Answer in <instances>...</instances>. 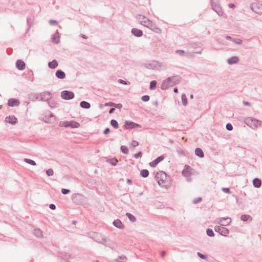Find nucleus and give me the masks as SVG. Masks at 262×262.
Returning a JSON list of instances; mask_svg holds the SVG:
<instances>
[{
  "label": "nucleus",
  "mask_w": 262,
  "mask_h": 262,
  "mask_svg": "<svg viewBox=\"0 0 262 262\" xmlns=\"http://www.w3.org/2000/svg\"><path fill=\"white\" fill-rule=\"evenodd\" d=\"M115 110V108L114 107H112V108H110L108 112L110 114H112L114 112Z\"/></svg>",
  "instance_id": "nucleus-63"
},
{
  "label": "nucleus",
  "mask_w": 262,
  "mask_h": 262,
  "mask_svg": "<svg viewBox=\"0 0 262 262\" xmlns=\"http://www.w3.org/2000/svg\"><path fill=\"white\" fill-rule=\"evenodd\" d=\"M101 236V240H97V242L98 243H100L101 244H103L105 241L107 239V238L105 237L104 236H102L101 235H99Z\"/></svg>",
  "instance_id": "nucleus-42"
},
{
  "label": "nucleus",
  "mask_w": 262,
  "mask_h": 262,
  "mask_svg": "<svg viewBox=\"0 0 262 262\" xmlns=\"http://www.w3.org/2000/svg\"><path fill=\"white\" fill-rule=\"evenodd\" d=\"M182 174L185 177H188L191 175V173L187 169H183Z\"/></svg>",
  "instance_id": "nucleus-39"
},
{
  "label": "nucleus",
  "mask_w": 262,
  "mask_h": 262,
  "mask_svg": "<svg viewBox=\"0 0 262 262\" xmlns=\"http://www.w3.org/2000/svg\"><path fill=\"white\" fill-rule=\"evenodd\" d=\"M46 174L48 176H52L54 174L53 170L52 168H50L46 170Z\"/></svg>",
  "instance_id": "nucleus-44"
},
{
  "label": "nucleus",
  "mask_w": 262,
  "mask_h": 262,
  "mask_svg": "<svg viewBox=\"0 0 262 262\" xmlns=\"http://www.w3.org/2000/svg\"><path fill=\"white\" fill-rule=\"evenodd\" d=\"M110 132V129L108 127L106 128L104 130H103V134L104 135H107Z\"/></svg>",
  "instance_id": "nucleus-58"
},
{
  "label": "nucleus",
  "mask_w": 262,
  "mask_h": 262,
  "mask_svg": "<svg viewBox=\"0 0 262 262\" xmlns=\"http://www.w3.org/2000/svg\"><path fill=\"white\" fill-rule=\"evenodd\" d=\"M241 220L243 222L249 221L251 222L252 220V217L250 215L243 214L241 216Z\"/></svg>",
  "instance_id": "nucleus-24"
},
{
  "label": "nucleus",
  "mask_w": 262,
  "mask_h": 262,
  "mask_svg": "<svg viewBox=\"0 0 262 262\" xmlns=\"http://www.w3.org/2000/svg\"><path fill=\"white\" fill-rule=\"evenodd\" d=\"M239 61V58L237 56H233L227 60V62L229 64H233L237 63Z\"/></svg>",
  "instance_id": "nucleus-22"
},
{
  "label": "nucleus",
  "mask_w": 262,
  "mask_h": 262,
  "mask_svg": "<svg viewBox=\"0 0 262 262\" xmlns=\"http://www.w3.org/2000/svg\"><path fill=\"white\" fill-rule=\"evenodd\" d=\"M214 230L224 236H227L229 233V230L227 228L220 226H215L214 227Z\"/></svg>",
  "instance_id": "nucleus-7"
},
{
  "label": "nucleus",
  "mask_w": 262,
  "mask_h": 262,
  "mask_svg": "<svg viewBox=\"0 0 262 262\" xmlns=\"http://www.w3.org/2000/svg\"><path fill=\"white\" fill-rule=\"evenodd\" d=\"M180 81L181 77L178 75L169 77L163 81L161 85V89L163 90H166L169 87L173 86L178 84Z\"/></svg>",
  "instance_id": "nucleus-1"
},
{
  "label": "nucleus",
  "mask_w": 262,
  "mask_h": 262,
  "mask_svg": "<svg viewBox=\"0 0 262 262\" xmlns=\"http://www.w3.org/2000/svg\"><path fill=\"white\" fill-rule=\"evenodd\" d=\"M158 64H159V62L157 61H153L152 63L146 64L145 67L148 69H155L157 68Z\"/></svg>",
  "instance_id": "nucleus-28"
},
{
  "label": "nucleus",
  "mask_w": 262,
  "mask_h": 262,
  "mask_svg": "<svg viewBox=\"0 0 262 262\" xmlns=\"http://www.w3.org/2000/svg\"><path fill=\"white\" fill-rule=\"evenodd\" d=\"M231 222V219L230 217H220L219 219L218 224L223 227L228 226Z\"/></svg>",
  "instance_id": "nucleus-11"
},
{
  "label": "nucleus",
  "mask_w": 262,
  "mask_h": 262,
  "mask_svg": "<svg viewBox=\"0 0 262 262\" xmlns=\"http://www.w3.org/2000/svg\"><path fill=\"white\" fill-rule=\"evenodd\" d=\"M206 234L209 237H213L214 236V232L211 229L208 228L206 230Z\"/></svg>",
  "instance_id": "nucleus-37"
},
{
  "label": "nucleus",
  "mask_w": 262,
  "mask_h": 262,
  "mask_svg": "<svg viewBox=\"0 0 262 262\" xmlns=\"http://www.w3.org/2000/svg\"><path fill=\"white\" fill-rule=\"evenodd\" d=\"M124 129H130L135 128H140L141 127L140 124H137L130 121H126L124 125H123Z\"/></svg>",
  "instance_id": "nucleus-8"
},
{
  "label": "nucleus",
  "mask_w": 262,
  "mask_h": 262,
  "mask_svg": "<svg viewBox=\"0 0 262 262\" xmlns=\"http://www.w3.org/2000/svg\"><path fill=\"white\" fill-rule=\"evenodd\" d=\"M51 98L52 97L51 96H48L46 101H47L48 104L50 107L52 108H56L57 107L58 104L54 100L52 99Z\"/></svg>",
  "instance_id": "nucleus-14"
},
{
  "label": "nucleus",
  "mask_w": 262,
  "mask_h": 262,
  "mask_svg": "<svg viewBox=\"0 0 262 262\" xmlns=\"http://www.w3.org/2000/svg\"><path fill=\"white\" fill-rule=\"evenodd\" d=\"M55 75L57 78L60 79H63L66 77L65 73L61 70H58L55 73Z\"/></svg>",
  "instance_id": "nucleus-19"
},
{
  "label": "nucleus",
  "mask_w": 262,
  "mask_h": 262,
  "mask_svg": "<svg viewBox=\"0 0 262 262\" xmlns=\"http://www.w3.org/2000/svg\"><path fill=\"white\" fill-rule=\"evenodd\" d=\"M226 128L229 131H231L233 129V126L231 123H228L226 125Z\"/></svg>",
  "instance_id": "nucleus-48"
},
{
  "label": "nucleus",
  "mask_w": 262,
  "mask_h": 262,
  "mask_svg": "<svg viewBox=\"0 0 262 262\" xmlns=\"http://www.w3.org/2000/svg\"><path fill=\"white\" fill-rule=\"evenodd\" d=\"M195 154L199 158H202L204 157V154L202 149L200 148H196L195 149Z\"/></svg>",
  "instance_id": "nucleus-25"
},
{
  "label": "nucleus",
  "mask_w": 262,
  "mask_h": 262,
  "mask_svg": "<svg viewBox=\"0 0 262 262\" xmlns=\"http://www.w3.org/2000/svg\"><path fill=\"white\" fill-rule=\"evenodd\" d=\"M142 152L140 151L139 152H138L137 153H136V154L134 155V157L136 158V159H138L139 158H141L142 156Z\"/></svg>",
  "instance_id": "nucleus-51"
},
{
  "label": "nucleus",
  "mask_w": 262,
  "mask_h": 262,
  "mask_svg": "<svg viewBox=\"0 0 262 262\" xmlns=\"http://www.w3.org/2000/svg\"><path fill=\"white\" fill-rule=\"evenodd\" d=\"M5 121L7 123H9L11 124L15 125L17 123L18 120L15 116L12 115L6 117L5 118Z\"/></svg>",
  "instance_id": "nucleus-13"
},
{
  "label": "nucleus",
  "mask_w": 262,
  "mask_h": 262,
  "mask_svg": "<svg viewBox=\"0 0 262 262\" xmlns=\"http://www.w3.org/2000/svg\"><path fill=\"white\" fill-rule=\"evenodd\" d=\"M140 175L142 177L145 178L149 175V171L147 169H143L140 172Z\"/></svg>",
  "instance_id": "nucleus-30"
},
{
  "label": "nucleus",
  "mask_w": 262,
  "mask_h": 262,
  "mask_svg": "<svg viewBox=\"0 0 262 262\" xmlns=\"http://www.w3.org/2000/svg\"><path fill=\"white\" fill-rule=\"evenodd\" d=\"M118 162V161L116 158H113L110 160V163L113 166H116Z\"/></svg>",
  "instance_id": "nucleus-40"
},
{
  "label": "nucleus",
  "mask_w": 262,
  "mask_h": 262,
  "mask_svg": "<svg viewBox=\"0 0 262 262\" xmlns=\"http://www.w3.org/2000/svg\"><path fill=\"white\" fill-rule=\"evenodd\" d=\"M120 150H121V152L124 154H127L128 153V148L124 145L121 146Z\"/></svg>",
  "instance_id": "nucleus-38"
},
{
  "label": "nucleus",
  "mask_w": 262,
  "mask_h": 262,
  "mask_svg": "<svg viewBox=\"0 0 262 262\" xmlns=\"http://www.w3.org/2000/svg\"><path fill=\"white\" fill-rule=\"evenodd\" d=\"M137 19H144L140 21V24L150 29L151 30L156 32H158L157 30H160V29L154 24L150 20L147 19L146 17L141 14H138L136 16Z\"/></svg>",
  "instance_id": "nucleus-3"
},
{
  "label": "nucleus",
  "mask_w": 262,
  "mask_h": 262,
  "mask_svg": "<svg viewBox=\"0 0 262 262\" xmlns=\"http://www.w3.org/2000/svg\"><path fill=\"white\" fill-rule=\"evenodd\" d=\"M150 97L148 95H144L142 96L141 100L144 102H147L149 100Z\"/></svg>",
  "instance_id": "nucleus-46"
},
{
  "label": "nucleus",
  "mask_w": 262,
  "mask_h": 262,
  "mask_svg": "<svg viewBox=\"0 0 262 262\" xmlns=\"http://www.w3.org/2000/svg\"><path fill=\"white\" fill-rule=\"evenodd\" d=\"M103 245H105V246H107V247H111V246H112V243H111V242L110 241V240L109 239H108V238H107V239L105 241L104 243H103Z\"/></svg>",
  "instance_id": "nucleus-47"
},
{
  "label": "nucleus",
  "mask_w": 262,
  "mask_h": 262,
  "mask_svg": "<svg viewBox=\"0 0 262 262\" xmlns=\"http://www.w3.org/2000/svg\"><path fill=\"white\" fill-rule=\"evenodd\" d=\"M24 161L28 164L33 165V166L36 165V163L34 160L30 159L25 158L24 159Z\"/></svg>",
  "instance_id": "nucleus-34"
},
{
  "label": "nucleus",
  "mask_w": 262,
  "mask_h": 262,
  "mask_svg": "<svg viewBox=\"0 0 262 262\" xmlns=\"http://www.w3.org/2000/svg\"><path fill=\"white\" fill-rule=\"evenodd\" d=\"M253 185L255 188H258L261 185V181L260 179L256 178L253 180Z\"/></svg>",
  "instance_id": "nucleus-23"
},
{
  "label": "nucleus",
  "mask_w": 262,
  "mask_h": 262,
  "mask_svg": "<svg viewBox=\"0 0 262 262\" xmlns=\"http://www.w3.org/2000/svg\"><path fill=\"white\" fill-rule=\"evenodd\" d=\"M250 8L254 12L258 14H262V4L252 3L250 5Z\"/></svg>",
  "instance_id": "nucleus-9"
},
{
  "label": "nucleus",
  "mask_w": 262,
  "mask_h": 262,
  "mask_svg": "<svg viewBox=\"0 0 262 262\" xmlns=\"http://www.w3.org/2000/svg\"><path fill=\"white\" fill-rule=\"evenodd\" d=\"M61 191L62 194H67L70 192V190L66 188H62Z\"/></svg>",
  "instance_id": "nucleus-52"
},
{
  "label": "nucleus",
  "mask_w": 262,
  "mask_h": 262,
  "mask_svg": "<svg viewBox=\"0 0 262 262\" xmlns=\"http://www.w3.org/2000/svg\"><path fill=\"white\" fill-rule=\"evenodd\" d=\"M113 224L114 226L120 229H123L124 227L122 223L119 219L115 220Z\"/></svg>",
  "instance_id": "nucleus-20"
},
{
  "label": "nucleus",
  "mask_w": 262,
  "mask_h": 262,
  "mask_svg": "<svg viewBox=\"0 0 262 262\" xmlns=\"http://www.w3.org/2000/svg\"><path fill=\"white\" fill-rule=\"evenodd\" d=\"M63 125L66 127H71L72 128H78L80 126V124L76 121H64Z\"/></svg>",
  "instance_id": "nucleus-10"
},
{
  "label": "nucleus",
  "mask_w": 262,
  "mask_h": 262,
  "mask_svg": "<svg viewBox=\"0 0 262 262\" xmlns=\"http://www.w3.org/2000/svg\"><path fill=\"white\" fill-rule=\"evenodd\" d=\"M126 216L128 218V219L132 222H135L136 221V217L133 215L132 214L127 212L126 213Z\"/></svg>",
  "instance_id": "nucleus-31"
},
{
  "label": "nucleus",
  "mask_w": 262,
  "mask_h": 262,
  "mask_svg": "<svg viewBox=\"0 0 262 262\" xmlns=\"http://www.w3.org/2000/svg\"><path fill=\"white\" fill-rule=\"evenodd\" d=\"M245 123L253 129H255L262 124V121L252 117H248L245 119Z\"/></svg>",
  "instance_id": "nucleus-5"
},
{
  "label": "nucleus",
  "mask_w": 262,
  "mask_h": 262,
  "mask_svg": "<svg viewBox=\"0 0 262 262\" xmlns=\"http://www.w3.org/2000/svg\"><path fill=\"white\" fill-rule=\"evenodd\" d=\"M33 234L36 237L38 238H40L42 237V231L38 228L35 229L34 230Z\"/></svg>",
  "instance_id": "nucleus-29"
},
{
  "label": "nucleus",
  "mask_w": 262,
  "mask_h": 262,
  "mask_svg": "<svg viewBox=\"0 0 262 262\" xmlns=\"http://www.w3.org/2000/svg\"><path fill=\"white\" fill-rule=\"evenodd\" d=\"M16 67L18 70L22 71L25 69L26 64L22 60L18 59L16 62Z\"/></svg>",
  "instance_id": "nucleus-17"
},
{
  "label": "nucleus",
  "mask_w": 262,
  "mask_h": 262,
  "mask_svg": "<svg viewBox=\"0 0 262 262\" xmlns=\"http://www.w3.org/2000/svg\"><path fill=\"white\" fill-rule=\"evenodd\" d=\"M111 125L115 128H118L119 124L118 122L115 119H112L110 122Z\"/></svg>",
  "instance_id": "nucleus-35"
},
{
  "label": "nucleus",
  "mask_w": 262,
  "mask_h": 262,
  "mask_svg": "<svg viewBox=\"0 0 262 262\" xmlns=\"http://www.w3.org/2000/svg\"><path fill=\"white\" fill-rule=\"evenodd\" d=\"M165 158V156L164 155H161L157 157L156 159H155L152 162L149 163V165L151 167H155L159 163L163 161Z\"/></svg>",
  "instance_id": "nucleus-12"
},
{
  "label": "nucleus",
  "mask_w": 262,
  "mask_h": 262,
  "mask_svg": "<svg viewBox=\"0 0 262 262\" xmlns=\"http://www.w3.org/2000/svg\"><path fill=\"white\" fill-rule=\"evenodd\" d=\"M58 63L57 61L54 59L52 61L49 62L48 67L52 69H54L58 67Z\"/></svg>",
  "instance_id": "nucleus-26"
},
{
  "label": "nucleus",
  "mask_w": 262,
  "mask_h": 262,
  "mask_svg": "<svg viewBox=\"0 0 262 262\" xmlns=\"http://www.w3.org/2000/svg\"><path fill=\"white\" fill-rule=\"evenodd\" d=\"M118 82L121 83V84H124V85H126L127 84V82L124 80H122V79H119L118 80Z\"/></svg>",
  "instance_id": "nucleus-57"
},
{
  "label": "nucleus",
  "mask_w": 262,
  "mask_h": 262,
  "mask_svg": "<svg viewBox=\"0 0 262 262\" xmlns=\"http://www.w3.org/2000/svg\"><path fill=\"white\" fill-rule=\"evenodd\" d=\"M225 38L227 40H230L232 41H233V39H234V38H232L231 36H229V35L226 36Z\"/></svg>",
  "instance_id": "nucleus-61"
},
{
  "label": "nucleus",
  "mask_w": 262,
  "mask_h": 262,
  "mask_svg": "<svg viewBox=\"0 0 262 262\" xmlns=\"http://www.w3.org/2000/svg\"><path fill=\"white\" fill-rule=\"evenodd\" d=\"M49 23L51 25H58L57 21H56L55 20H53V19L50 20Z\"/></svg>",
  "instance_id": "nucleus-54"
},
{
  "label": "nucleus",
  "mask_w": 262,
  "mask_h": 262,
  "mask_svg": "<svg viewBox=\"0 0 262 262\" xmlns=\"http://www.w3.org/2000/svg\"><path fill=\"white\" fill-rule=\"evenodd\" d=\"M75 97L74 93L70 91L64 90L61 92V97L62 99L69 100L73 99Z\"/></svg>",
  "instance_id": "nucleus-6"
},
{
  "label": "nucleus",
  "mask_w": 262,
  "mask_h": 262,
  "mask_svg": "<svg viewBox=\"0 0 262 262\" xmlns=\"http://www.w3.org/2000/svg\"><path fill=\"white\" fill-rule=\"evenodd\" d=\"M182 102L184 106H186L188 104L187 98L185 94H183L181 96Z\"/></svg>",
  "instance_id": "nucleus-33"
},
{
  "label": "nucleus",
  "mask_w": 262,
  "mask_h": 262,
  "mask_svg": "<svg viewBox=\"0 0 262 262\" xmlns=\"http://www.w3.org/2000/svg\"><path fill=\"white\" fill-rule=\"evenodd\" d=\"M49 208L52 210H55L56 209V206L54 204H51L49 205Z\"/></svg>",
  "instance_id": "nucleus-60"
},
{
  "label": "nucleus",
  "mask_w": 262,
  "mask_h": 262,
  "mask_svg": "<svg viewBox=\"0 0 262 262\" xmlns=\"http://www.w3.org/2000/svg\"><path fill=\"white\" fill-rule=\"evenodd\" d=\"M157 81L152 80L150 82L149 89L151 90H154L156 88Z\"/></svg>",
  "instance_id": "nucleus-36"
},
{
  "label": "nucleus",
  "mask_w": 262,
  "mask_h": 262,
  "mask_svg": "<svg viewBox=\"0 0 262 262\" xmlns=\"http://www.w3.org/2000/svg\"><path fill=\"white\" fill-rule=\"evenodd\" d=\"M48 96H51V93L49 91H45L40 93H31L28 95V99L30 101H46Z\"/></svg>",
  "instance_id": "nucleus-2"
},
{
  "label": "nucleus",
  "mask_w": 262,
  "mask_h": 262,
  "mask_svg": "<svg viewBox=\"0 0 262 262\" xmlns=\"http://www.w3.org/2000/svg\"><path fill=\"white\" fill-rule=\"evenodd\" d=\"M222 190L225 193H228V194L231 193V191L230 188H229L223 187L222 188Z\"/></svg>",
  "instance_id": "nucleus-49"
},
{
  "label": "nucleus",
  "mask_w": 262,
  "mask_h": 262,
  "mask_svg": "<svg viewBox=\"0 0 262 262\" xmlns=\"http://www.w3.org/2000/svg\"><path fill=\"white\" fill-rule=\"evenodd\" d=\"M127 258L124 255L119 256L118 258L115 260L117 262H126Z\"/></svg>",
  "instance_id": "nucleus-32"
},
{
  "label": "nucleus",
  "mask_w": 262,
  "mask_h": 262,
  "mask_svg": "<svg viewBox=\"0 0 262 262\" xmlns=\"http://www.w3.org/2000/svg\"><path fill=\"white\" fill-rule=\"evenodd\" d=\"M104 105H105V106H114V103H113V102H107V103H105Z\"/></svg>",
  "instance_id": "nucleus-59"
},
{
  "label": "nucleus",
  "mask_w": 262,
  "mask_h": 262,
  "mask_svg": "<svg viewBox=\"0 0 262 262\" xmlns=\"http://www.w3.org/2000/svg\"><path fill=\"white\" fill-rule=\"evenodd\" d=\"M233 42L237 45H241L243 42V40L240 38H234L233 39Z\"/></svg>",
  "instance_id": "nucleus-45"
},
{
  "label": "nucleus",
  "mask_w": 262,
  "mask_h": 262,
  "mask_svg": "<svg viewBox=\"0 0 262 262\" xmlns=\"http://www.w3.org/2000/svg\"><path fill=\"white\" fill-rule=\"evenodd\" d=\"M229 7L230 8L234 9L235 8V5L233 3H230L229 4Z\"/></svg>",
  "instance_id": "nucleus-62"
},
{
  "label": "nucleus",
  "mask_w": 262,
  "mask_h": 262,
  "mask_svg": "<svg viewBox=\"0 0 262 262\" xmlns=\"http://www.w3.org/2000/svg\"><path fill=\"white\" fill-rule=\"evenodd\" d=\"M131 32L133 35L137 37H141L143 35L142 31L137 28H133L131 30Z\"/></svg>",
  "instance_id": "nucleus-18"
},
{
  "label": "nucleus",
  "mask_w": 262,
  "mask_h": 262,
  "mask_svg": "<svg viewBox=\"0 0 262 262\" xmlns=\"http://www.w3.org/2000/svg\"><path fill=\"white\" fill-rule=\"evenodd\" d=\"M202 199L201 197H199V198H195V199H194L193 200V203L195 204H198L199 202H200L202 201Z\"/></svg>",
  "instance_id": "nucleus-53"
},
{
  "label": "nucleus",
  "mask_w": 262,
  "mask_h": 262,
  "mask_svg": "<svg viewBox=\"0 0 262 262\" xmlns=\"http://www.w3.org/2000/svg\"><path fill=\"white\" fill-rule=\"evenodd\" d=\"M27 23L28 26V30H29L32 25V20L31 17H28L27 18Z\"/></svg>",
  "instance_id": "nucleus-41"
},
{
  "label": "nucleus",
  "mask_w": 262,
  "mask_h": 262,
  "mask_svg": "<svg viewBox=\"0 0 262 262\" xmlns=\"http://www.w3.org/2000/svg\"><path fill=\"white\" fill-rule=\"evenodd\" d=\"M19 104V101L17 99L10 98L8 101V105L11 107L18 106Z\"/></svg>",
  "instance_id": "nucleus-15"
},
{
  "label": "nucleus",
  "mask_w": 262,
  "mask_h": 262,
  "mask_svg": "<svg viewBox=\"0 0 262 262\" xmlns=\"http://www.w3.org/2000/svg\"><path fill=\"white\" fill-rule=\"evenodd\" d=\"M176 53L181 56H184L185 55V52L183 50H177Z\"/></svg>",
  "instance_id": "nucleus-50"
},
{
  "label": "nucleus",
  "mask_w": 262,
  "mask_h": 262,
  "mask_svg": "<svg viewBox=\"0 0 262 262\" xmlns=\"http://www.w3.org/2000/svg\"><path fill=\"white\" fill-rule=\"evenodd\" d=\"M60 34L58 30H56V32L52 35L51 39L53 42L55 44H57L60 41Z\"/></svg>",
  "instance_id": "nucleus-16"
},
{
  "label": "nucleus",
  "mask_w": 262,
  "mask_h": 262,
  "mask_svg": "<svg viewBox=\"0 0 262 262\" xmlns=\"http://www.w3.org/2000/svg\"><path fill=\"white\" fill-rule=\"evenodd\" d=\"M197 255H198V256L200 258H201L202 259H207V255L203 254H202L201 253H200L199 252H198L197 253Z\"/></svg>",
  "instance_id": "nucleus-43"
},
{
  "label": "nucleus",
  "mask_w": 262,
  "mask_h": 262,
  "mask_svg": "<svg viewBox=\"0 0 262 262\" xmlns=\"http://www.w3.org/2000/svg\"><path fill=\"white\" fill-rule=\"evenodd\" d=\"M114 106L115 108L121 109L122 107V104L121 103H114Z\"/></svg>",
  "instance_id": "nucleus-56"
},
{
  "label": "nucleus",
  "mask_w": 262,
  "mask_h": 262,
  "mask_svg": "<svg viewBox=\"0 0 262 262\" xmlns=\"http://www.w3.org/2000/svg\"><path fill=\"white\" fill-rule=\"evenodd\" d=\"M155 178L158 184L161 187L164 186V184L168 179L167 174L163 171L157 172L155 176Z\"/></svg>",
  "instance_id": "nucleus-4"
},
{
  "label": "nucleus",
  "mask_w": 262,
  "mask_h": 262,
  "mask_svg": "<svg viewBox=\"0 0 262 262\" xmlns=\"http://www.w3.org/2000/svg\"><path fill=\"white\" fill-rule=\"evenodd\" d=\"M211 7L212 9L219 15H221L222 14V11L221 8L216 4H212Z\"/></svg>",
  "instance_id": "nucleus-21"
},
{
  "label": "nucleus",
  "mask_w": 262,
  "mask_h": 262,
  "mask_svg": "<svg viewBox=\"0 0 262 262\" xmlns=\"http://www.w3.org/2000/svg\"><path fill=\"white\" fill-rule=\"evenodd\" d=\"M126 183L129 185H132L133 184L132 181L130 179H127Z\"/></svg>",
  "instance_id": "nucleus-64"
},
{
  "label": "nucleus",
  "mask_w": 262,
  "mask_h": 262,
  "mask_svg": "<svg viewBox=\"0 0 262 262\" xmlns=\"http://www.w3.org/2000/svg\"><path fill=\"white\" fill-rule=\"evenodd\" d=\"M138 145H139L138 142H137L135 140H133L132 142V146L133 147H136V146H138Z\"/></svg>",
  "instance_id": "nucleus-55"
},
{
  "label": "nucleus",
  "mask_w": 262,
  "mask_h": 262,
  "mask_svg": "<svg viewBox=\"0 0 262 262\" xmlns=\"http://www.w3.org/2000/svg\"><path fill=\"white\" fill-rule=\"evenodd\" d=\"M80 106L82 108L89 109L91 107V104L85 101H82L80 102Z\"/></svg>",
  "instance_id": "nucleus-27"
}]
</instances>
